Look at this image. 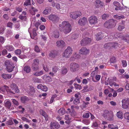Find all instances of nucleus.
Returning <instances> with one entry per match:
<instances>
[{
    "label": "nucleus",
    "mask_w": 129,
    "mask_h": 129,
    "mask_svg": "<svg viewBox=\"0 0 129 129\" xmlns=\"http://www.w3.org/2000/svg\"><path fill=\"white\" fill-rule=\"evenodd\" d=\"M87 19L84 17L80 18L78 21V23L81 25H84L87 22Z\"/></svg>",
    "instance_id": "nucleus-12"
},
{
    "label": "nucleus",
    "mask_w": 129,
    "mask_h": 129,
    "mask_svg": "<svg viewBox=\"0 0 129 129\" xmlns=\"http://www.w3.org/2000/svg\"><path fill=\"white\" fill-rule=\"evenodd\" d=\"M6 48L7 50L10 51H13L14 50V47L12 45H7Z\"/></svg>",
    "instance_id": "nucleus-34"
},
{
    "label": "nucleus",
    "mask_w": 129,
    "mask_h": 129,
    "mask_svg": "<svg viewBox=\"0 0 129 129\" xmlns=\"http://www.w3.org/2000/svg\"><path fill=\"white\" fill-rule=\"evenodd\" d=\"M83 117L85 118H88L89 117V112H87L84 113L82 116Z\"/></svg>",
    "instance_id": "nucleus-46"
},
{
    "label": "nucleus",
    "mask_w": 129,
    "mask_h": 129,
    "mask_svg": "<svg viewBox=\"0 0 129 129\" xmlns=\"http://www.w3.org/2000/svg\"><path fill=\"white\" fill-rule=\"evenodd\" d=\"M19 18L22 20L26 21L27 19V17L26 16H23L22 15H20L19 16Z\"/></svg>",
    "instance_id": "nucleus-43"
},
{
    "label": "nucleus",
    "mask_w": 129,
    "mask_h": 129,
    "mask_svg": "<svg viewBox=\"0 0 129 129\" xmlns=\"http://www.w3.org/2000/svg\"><path fill=\"white\" fill-rule=\"evenodd\" d=\"M39 112L40 114L42 115L45 118V120L46 121H47L48 120V115L42 109H41L39 111Z\"/></svg>",
    "instance_id": "nucleus-18"
},
{
    "label": "nucleus",
    "mask_w": 129,
    "mask_h": 129,
    "mask_svg": "<svg viewBox=\"0 0 129 129\" xmlns=\"http://www.w3.org/2000/svg\"><path fill=\"white\" fill-rule=\"evenodd\" d=\"M30 0H27L25 1L24 3V5L26 6L30 5Z\"/></svg>",
    "instance_id": "nucleus-58"
},
{
    "label": "nucleus",
    "mask_w": 129,
    "mask_h": 129,
    "mask_svg": "<svg viewBox=\"0 0 129 129\" xmlns=\"http://www.w3.org/2000/svg\"><path fill=\"white\" fill-rule=\"evenodd\" d=\"M95 2L100 7H103L104 6V4L102 2H101L100 0H97Z\"/></svg>",
    "instance_id": "nucleus-31"
},
{
    "label": "nucleus",
    "mask_w": 129,
    "mask_h": 129,
    "mask_svg": "<svg viewBox=\"0 0 129 129\" xmlns=\"http://www.w3.org/2000/svg\"><path fill=\"white\" fill-rule=\"evenodd\" d=\"M40 37L41 38L42 40H43L44 41H46L47 38L45 36L43 35H41Z\"/></svg>",
    "instance_id": "nucleus-64"
},
{
    "label": "nucleus",
    "mask_w": 129,
    "mask_h": 129,
    "mask_svg": "<svg viewBox=\"0 0 129 129\" xmlns=\"http://www.w3.org/2000/svg\"><path fill=\"white\" fill-rule=\"evenodd\" d=\"M122 66L123 67H125L126 66L127 63L126 61L125 60H122Z\"/></svg>",
    "instance_id": "nucleus-63"
},
{
    "label": "nucleus",
    "mask_w": 129,
    "mask_h": 129,
    "mask_svg": "<svg viewBox=\"0 0 129 129\" xmlns=\"http://www.w3.org/2000/svg\"><path fill=\"white\" fill-rule=\"evenodd\" d=\"M50 126L52 127H54L55 128L57 129L59 128L60 127L59 124L56 122H51Z\"/></svg>",
    "instance_id": "nucleus-19"
},
{
    "label": "nucleus",
    "mask_w": 129,
    "mask_h": 129,
    "mask_svg": "<svg viewBox=\"0 0 129 129\" xmlns=\"http://www.w3.org/2000/svg\"><path fill=\"white\" fill-rule=\"evenodd\" d=\"M116 115L119 118L122 119L123 118V114L121 112H117Z\"/></svg>",
    "instance_id": "nucleus-36"
},
{
    "label": "nucleus",
    "mask_w": 129,
    "mask_h": 129,
    "mask_svg": "<svg viewBox=\"0 0 129 129\" xmlns=\"http://www.w3.org/2000/svg\"><path fill=\"white\" fill-rule=\"evenodd\" d=\"M123 39L129 43V35L126 34L122 37Z\"/></svg>",
    "instance_id": "nucleus-32"
},
{
    "label": "nucleus",
    "mask_w": 129,
    "mask_h": 129,
    "mask_svg": "<svg viewBox=\"0 0 129 129\" xmlns=\"http://www.w3.org/2000/svg\"><path fill=\"white\" fill-rule=\"evenodd\" d=\"M59 33L57 30H55L54 32V36L55 38H58L59 36Z\"/></svg>",
    "instance_id": "nucleus-40"
},
{
    "label": "nucleus",
    "mask_w": 129,
    "mask_h": 129,
    "mask_svg": "<svg viewBox=\"0 0 129 129\" xmlns=\"http://www.w3.org/2000/svg\"><path fill=\"white\" fill-rule=\"evenodd\" d=\"M103 116L104 118L109 121H112L114 119L113 113L107 110H105L104 111Z\"/></svg>",
    "instance_id": "nucleus-3"
},
{
    "label": "nucleus",
    "mask_w": 129,
    "mask_h": 129,
    "mask_svg": "<svg viewBox=\"0 0 129 129\" xmlns=\"http://www.w3.org/2000/svg\"><path fill=\"white\" fill-rule=\"evenodd\" d=\"M104 47L106 49H109L111 48L110 43H107L105 44Z\"/></svg>",
    "instance_id": "nucleus-41"
},
{
    "label": "nucleus",
    "mask_w": 129,
    "mask_h": 129,
    "mask_svg": "<svg viewBox=\"0 0 129 129\" xmlns=\"http://www.w3.org/2000/svg\"><path fill=\"white\" fill-rule=\"evenodd\" d=\"M113 4L116 7H119L120 5V4L118 2L116 1L114 2Z\"/></svg>",
    "instance_id": "nucleus-62"
},
{
    "label": "nucleus",
    "mask_w": 129,
    "mask_h": 129,
    "mask_svg": "<svg viewBox=\"0 0 129 129\" xmlns=\"http://www.w3.org/2000/svg\"><path fill=\"white\" fill-rule=\"evenodd\" d=\"M5 64L6 67L9 66H11L12 65L10 64L9 61L8 60H6L5 61Z\"/></svg>",
    "instance_id": "nucleus-55"
},
{
    "label": "nucleus",
    "mask_w": 129,
    "mask_h": 129,
    "mask_svg": "<svg viewBox=\"0 0 129 129\" xmlns=\"http://www.w3.org/2000/svg\"><path fill=\"white\" fill-rule=\"evenodd\" d=\"M80 52L81 54L87 55L89 53V49H87L85 47H83L80 50Z\"/></svg>",
    "instance_id": "nucleus-13"
},
{
    "label": "nucleus",
    "mask_w": 129,
    "mask_h": 129,
    "mask_svg": "<svg viewBox=\"0 0 129 129\" xmlns=\"http://www.w3.org/2000/svg\"><path fill=\"white\" fill-rule=\"evenodd\" d=\"M38 10L35 8L33 7H31V9L30 10V12L32 15H34L35 14V12H37Z\"/></svg>",
    "instance_id": "nucleus-29"
},
{
    "label": "nucleus",
    "mask_w": 129,
    "mask_h": 129,
    "mask_svg": "<svg viewBox=\"0 0 129 129\" xmlns=\"http://www.w3.org/2000/svg\"><path fill=\"white\" fill-rule=\"evenodd\" d=\"M98 19L97 17L94 16H92L88 19L90 23L92 24H95L97 22Z\"/></svg>",
    "instance_id": "nucleus-11"
},
{
    "label": "nucleus",
    "mask_w": 129,
    "mask_h": 129,
    "mask_svg": "<svg viewBox=\"0 0 129 129\" xmlns=\"http://www.w3.org/2000/svg\"><path fill=\"white\" fill-rule=\"evenodd\" d=\"M121 102L122 108L124 109L129 108V99H124L122 100Z\"/></svg>",
    "instance_id": "nucleus-8"
},
{
    "label": "nucleus",
    "mask_w": 129,
    "mask_h": 129,
    "mask_svg": "<svg viewBox=\"0 0 129 129\" xmlns=\"http://www.w3.org/2000/svg\"><path fill=\"white\" fill-rule=\"evenodd\" d=\"M88 87L87 85H86L84 86V89L82 90V91L84 92L89 91V89H88Z\"/></svg>",
    "instance_id": "nucleus-57"
},
{
    "label": "nucleus",
    "mask_w": 129,
    "mask_h": 129,
    "mask_svg": "<svg viewBox=\"0 0 129 129\" xmlns=\"http://www.w3.org/2000/svg\"><path fill=\"white\" fill-rule=\"evenodd\" d=\"M51 10V8L50 7H47L43 12V14L46 15L48 13H49Z\"/></svg>",
    "instance_id": "nucleus-23"
},
{
    "label": "nucleus",
    "mask_w": 129,
    "mask_h": 129,
    "mask_svg": "<svg viewBox=\"0 0 129 129\" xmlns=\"http://www.w3.org/2000/svg\"><path fill=\"white\" fill-rule=\"evenodd\" d=\"M15 53L17 55H19L21 53V51L20 50L18 49L16 50L15 51Z\"/></svg>",
    "instance_id": "nucleus-56"
},
{
    "label": "nucleus",
    "mask_w": 129,
    "mask_h": 129,
    "mask_svg": "<svg viewBox=\"0 0 129 129\" xmlns=\"http://www.w3.org/2000/svg\"><path fill=\"white\" fill-rule=\"evenodd\" d=\"M70 68L71 71L75 72L79 70V66L78 64L75 63H72L70 64Z\"/></svg>",
    "instance_id": "nucleus-7"
},
{
    "label": "nucleus",
    "mask_w": 129,
    "mask_h": 129,
    "mask_svg": "<svg viewBox=\"0 0 129 129\" xmlns=\"http://www.w3.org/2000/svg\"><path fill=\"white\" fill-rule=\"evenodd\" d=\"M8 71L9 72H12L13 69V66L11 65V66H9L6 67Z\"/></svg>",
    "instance_id": "nucleus-42"
},
{
    "label": "nucleus",
    "mask_w": 129,
    "mask_h": 129,
    "mask_svg": "<svg viewBox=\"0 0 129 129\" xmlns=\"http://www.w3.org/2000/svg\"><path fill=\"white\" fill-rule=\"evenodd\" d=\"M103 34L101 33H99L97 34L96 39L97 41H99L101 40L103 38Z\"/></svg>",
    "instance_id": "nucleus-24"
},
{
    "label": "nucleus",
    "mask_w": 129,
    "mask_h": 129,
    "mask_svg": "<svg viewBox=\"0 0 129 129\" xmlns=\"http://www.w3.org/2000/svg\"><path fill=\"white\" fill-rule=\"evenodd\" d=\"M5 106L8 109H10L11 107V103L9 101H5L4 102Z\"/></svg>",
    "instance_id": "nucleus-21"
},
{
    "label": "nucleus",
    "mask_w": 129,
    "mask_h": 129,
    "mask_svg": "<svg viewBox=\"0 0 129 129\" xmlns=\"http://www.w3.org/2000/svg\"><path fill=\"white\" fill-rule=\"evenodd\" d=\"M58 52L56 50H54L51 51L49 54L50 57L53 58L57 56Z\"/></svg>",
    "instance_id": "nucleus-14"
},
{
    "label": "nucleus",
    "mask_w": 129,
    "mask_h": 129,
    "mask_svg": "<svg viewBox=\"0 0 129 129\" xmlns=\"http://www.w3.org/2000/svg\"><path fill=\"white\" fill-rule=\"evenodd\" d=\"M111 47L116 48L118 45V43L116 42H111L110 43Z\"/></svg>",
    "instance_id": "nucleus-44"
},
{
    "label": "nucleus",
    "mask_w": 129,
    "mask_h": 129,
    "mask_svg": "<svg viewBox=\"0 0 129 129\" xmlns=\"http://www.w3.org/2000/svg\"><path fill=\"white\" fill-rule=\"evenodd\" d=\"M58 69L57 67L54 66L52 68V71L55 73H56Z\"/></svg>",
    "instance_id": "nucleus-61"
},
{
    "label": "nucleus",
    "mask_w": 129,
    "mask_h": 129,
    "mask_svg": "<svg viewBox=\"0 0 129 129\" xmlns=\"http://www.w3.org/2000/svg\"><path fill=\"white\" fill-rule=\"evenodd\" d=\"M37 88L40 89L43 91H46L47 90V88L45 86H43L41 84H40L37 86Z\"/></svg>",
    "instance_id": "nucleus-17"
},
{
    "label": "nucleus",
    "mask_w": 129,
    "mask_h": 129,
    "mask_svg": "<svg viewBox=\"0 0 129 129\" xmlns=\"http://www.w3.org/2000/svg\"><path fill=\"white\" fill-rule=\"evenodd\" d=\"M56 44L57 46L61 48H62L65 46L64 42L62 40L57 41L56 42Z\"/></svg>",
    "instance_id": "nucleus-16"
},
{
    "label": "nucleus",
    "mask_w": 129,
    "mask_h": 129,
    "mask_svg": "<svg viewBox=\"0 0 129 129\" xmlns=\"http://www.w3.org/2000/svg\"><path fill=\"white\" fill-rule=\"evenodd\" d=\"M72 50L70 47H68L64 51L63 56L66 58L69 57L72 54Z\"/></svg>",
    "instance_id": "nucleus-6"
},
{
    "label": "nucleus",
    "mask_w": 129,
    "mask_h": 129,
    "mask_svg": "<svg viewBox=\"0 0 129 129\" xmlns=\"http://www.w3.org/2000/svg\"><path fill=\"white\" fill-rule=\"evenodd\" d=\"M30 94L31 95L33 94L35 92V89L33 87H31L30 90Z\"/></svg>",
    "instance_id": "nucleus-53"
},
{
    "label": "nucleus",
    "mask_w": 129,
    "mask_h": 129,
    "mask_svg": "<svg viewBox=\"0 0 129 129\" xmlns=\"http://www.w3.org/2000/svg\"><path fill=\"white\" fill-rule=\"evenodd\" d=\"M124 118L126 119L129 120V113L126 112L124 114Z\"/></svg>",
    "instance_id": "nucleus-48"
},
{
    "label": "nucleus",
    "mask_w": 129,
    "mask_h": 129,
    "mask_svg": "<svg viewBox=\"0 0 129 129\" xmlns=\"http://www.w3.org/2000/svg\"><path fill=\"white\" fill-rule=\"evenodd\" d=\"M11 101L16 106H18L19 105V103L17 101H16L15 99H12Z\"/></svg>",
    "instance_id": "nucleus-45"
},
{
    "label": "nucleus",
    "mask_w": 129,
    "mask_h": 129,
    "mask_svg": "<svg viewBox=\"0 0 129 129\" xmlns=\"http://www.w3.org/2000/svg\"><path fill=\"white\" fill-rule=\"evenodd\" d=\"M125 17L123 15L119 16L118 15H116L114 16V18L117 19H120L121 18H123Z\"/></svg>",
    "instance_id": "nucleus-39"
},
{
    "label": "nucleus",
    "mask_w": 129,
    "mask_h": 129,
    "mask_svg": "<svg viewBox=\"0 0 129 129\" xmlns=\"http://www.w3.org/2000/svg\"><path fill=\"white\" fill-rule=\"evenodd\" d=\"M59 29L60 31H63L66 34L70 33L71 30V26L68 22L63 21L59 25Z\"/></svg>",
    "instance_id": "nucleus-1"
},
{
    "label": "nucleus",
    "mask_w": 129,
    "mask_h": 129,
    "mask_svg": "<svg viewBox=\"0 0 129 129\" xmlns=\"http://www.w3.org/2000/svg\"><path fill=\"white\" fill-rule=\"evenodd\" d=\"M33 80L34 82L39 83L40 82V80L37 77H33Z\"/></svg>",
    "instance_id": "nucleus-50"
},
{
    "label": "nucleus",
    "mask_w": 129,
    "mask_h": 129,
    "mask_svg": "<svg viewBox=\"0 0 129 129\" xmlns=\"http://www.w3.org/2000/svg\"><path fill=\"white\" fill-rule=\"evenodd\" d=\"M49 19L53 22H55L58 21L59 18L56 16L50 15L49 16Z\"/></svg>",
    "instance_id": "nucleus-15"
},
{
    "label": "nucleus",
    "mask_w": 129,
    "mask_h": 129,
    "mask_svg": "<svg viewBox=\"0 0 129 129\" xmlns=\"http://www.w3.org/2000/svg\"><path fill=\"white\" fill-rule=\"evenodd\" d=\"M109 37L111 39H113L114 38H117V37H118L120 38V36H118L117 34H115L114 33H112L110 34V35L109 36Z\"/></svg>",
    "instance_id": "nucleus-30"
},
{
    "label": "nucleus",
    "mask_w": 129,
    "mask_h": 129,
    "mask_svg": "<svg viewBox=\"0 0 129 129\" xmlns=\"http://www.w3.org/2000/svg\"><path fill=\"white\" fill-rule=\"evenodd\" d=\"M78 37V35L77 34H73L71 37V39H75L77 38Z\"/></svg>",
    "instance_id": "nucleus-59"
},
{
    "label": "nucleus",
    "mask_w": 129,
    "mask_h": 129,
    "mask_svg": "<svg viewBox=\"0 0 129 129\" xmlns=\"http://www.w3.org/2000/svg\"><path fill=\"white\" fill-rule=\"evenodd\" d=\"M79 98H76L74 101V103L75 104H77L80 103Z\"/></svg>",
    "instance_id": "nucleus-51"
},
{
    "label": "nucleus",
    "mask_w": 129,
    "mask_h": 129,
    "mask_svg": "<svg viewBox=\"0 0 129 129\" xmlns=\"http://www.w3.org/2000/svg\"><path fill=\"white\" fill-rule=\"evenodd\" d=\"M125 28L124 25H119L118 28V29L119 31H121Z\"/></svg>",
    "instance_id": "nucleus-52"
},
{
    "label": "nucleus",
    "mask_w": 129,
    "mask_h": 129,
    "mask_svg": "<svg viewBox=\"0 0 129 129\" xmlns=\"http://www.w3.org/2000/svg\"><path fill=\"white\" fill-rule=\"evenodd\" d=\"M67 72V69L65 67H63L61 70V73L62 75L66 74Z\"/></svg>",
    "instance_id": "nucleus-37"
},
{
    "label": "nucleus",
    "mask_w": 129,
    "mask_h": 129,
    "mask_svg": "<svg viewBox=\"0 0 129 129\" xmlns=\"http://www.w3.org/2000/svg\"><path fill=\"white\" fill-rule=\"evenodd\" d=\"M35 51L37 52H40V50L38 46H35Z\"/></svg>",
    "instance_id": "nucleus-60"
},
{
    "label": "nucleus",
    "mask_w": 129,
    "mask_h": 129,
    "mask_svg": "<svg viewBox=\"0 0 129 129\" xmlns=\"http://www.w3.org/2000/svg\"><path fill=\"white\" fill-rule=\"evenodd\" d=\"M75 87L77 89H79V90L81 89H82V87L81 85L77 84H74Z\"/></svg>",
    "instance_id": "nucleus-47"
},
{
    "label": "nucleus",
    "mask_w": 129,
    "mask_h": 129,
    "mask_svg": "<svg viewBox=\"0 0 129 129\" xmlns=\"http://www.w3.org/2000/svg\"><path fill=\"white\" fill-rule=\"evenodd\" d=\"M43 74V71H40L36 72L33 73V75L34 76H40Z\"/></svg>",
    "instance_id": "nucleus-27"
},
{
    "label": "nucleus",
    "mask_w": 129,
    "mask_h": 129,
    "mask_svg": "<svg viewBox=\"0 0 129 129\" xmlns=\"http://www.w3.org/2000/svg\"><path fill=\"white\" fill-rule=\"evenodd\" d=\"M24 70L27 73L30 72L31 71V68L29 66H26L24 68Z\"/></svg>",
    "instance_id": "nucleus-28"
},
{
    "label": "nucleus",
    "mask_w": 129,
    "mask_h": 129,
    "mask_svg": "<svg viewBox=\"0 0 129 129\" xmlns=\"http://www.w3.org/2000/svg\"><path fill=\"white\" fill-rule=\"evenodd\" d=\"M110 60L111 63H115L116 62V59L115 57H113L110 59Z\"/></svg>",
    "instance_id": "nucleus-54"
},
{
    "label": "nucleus",
    "mask_w": 129,
    "mask_h": 129,
    "mask_svg": "<svg viewBox=\"0 0 129 129\" xmlns=\"http://www.w3.org/2000/svg\"><path fill=\"white\" fill-rule=\"evenodd\" d=\"M122 2H123L124 4L126 6H124V7L126 8H129V0H122Z\"/></svg>",
    "instance_id": "nucleus-33"
},
{
    "label": "nucleus",
    "mask_w": 129,
    "mask_h": 129,
    "mask_svg": "<svg viewBox=\"0 0 129 129\" xmlns=\"http://www.w3.org/2000/svg\"><path fill=\"white\" fill-rule=\"evenodd\" d=\"M39 61L38 59H36L34 60V62L32 64L31 68L34 71H37L39 70V67L38 66Z\"/></svg>",
    "instance_id": "nucleus-4"
},
{
    "label": "nucleus",
    "mask_w": 129,
    "mask_h": 129,
    "mask_svg": "<svg viewBox=\"0 0 129 129\" xmlns=\"http://www.w3.org/2000/svg\"><path fill=\"white\" fill-rule=\"evenodd\" d=\"M20 100L21 102L23 103H25L29 100L28 98L26 96H23L21 97Z\"/></svg>",
    "instance_id": "nucleus-25"
},
{
    "label": "nucleus",
    "mask_w": 129,
    "mask_h": 129,
    "mask_svg": "<svg viewBox=\"0 0 129 129\" xmlns=\"http://www.w3.org/2000/svg\"><path fill=\"white\" fill-rule=\"evenodd\" d=\"M108 80H109V84L111 86H112L113 85H114L115 86H119V85L117 84L116 83L114 82L113 81V79H110L109 80V78H108Z\"/></svg>",
    "instance_id": "nucleus-26"
},
{
    "label": "nucleus",
    "mask_w": 129,
    "mask_h": 129,
    "mask_svg": "<svg viewBox=\"0 0 129 129\" xmlns=\"http://www.w3.org/2000/svg\"><path fill=\"white\" fill-rule=\"evenodd\" d=\"M117 23V21L112 19L107 21L104 23V26L108 28H112L115 27Z\"/></svg>",
    "instance_id": "nucleus-2"
},
{
    "label": "nucleus",
    "mask_w": 129,
    "mask_h": 129,
    "mask_svg": "<svg viewBox=\"0 0 129 129\" xmlns=\"http://www.w3.org/2000/svg\"><path fill=\"white\" fill-rule=\"evenodd\" d=\"M65 110L63 108H60L58 111V113L60 115H62L64 114L65 113Z\"/></svg>",
    "instance_id": "nucleus-38"
},
{
    "label": "nucleus",
    "mask_w": 129,
    "mask_h": 129,
    "mask_svg": "<svg viewBox=\"0 0 129 129\" xmlns=\"http://www.w3.org/2000/svg\"><path fill=\"white\" fill-rule=\"evenodd\" d=\"M12 75L11 74L3 73L2 74L1 76L4 79L6 80L10 78L11 77Z\"/></svg>",
    "instance_id": "nucleus-20"
},
{
    "label": "nucleus",
    "mask_w": 129,
    "mask_h": 129,
    "mask_svg": "<svg viewBox=\"0 0 129 129\" xmlns=\"http://www.w3.org/2000/svg\"><path fill=\"white\" fill-rule=\"evenodd\" d=\"M81 15L80 12L78 11H76L72 13L70 15V17L73 19H76L78 17H80Z\"/></svg>",
    "instance_id": "nucleus-10"
},
{
    "label": "nucleus",
    "mask_w": 129,
    "mask_h": 129,
    "mask_svg": "<svg viewBox=\"0 0 129 129\" xmlns=\"http://www.w3.org/2000/svg\"><path fill=\"white\" fill-rule=\"evenodd\" d=\"M108 127L111 129H118L117 126L114 125L113 124H109L108 125Z\"/></svg>",
    "instance_id": "nucleus-35"
},
{
    "label": "nucleus",
    "mask_w": 129,
    "mask_h": 129,
    "mask_svg": "<svg viewBox=\"0 0 129 129\" xmlns=\"http://www.w3.org/2000/svg\"><path fill=\"white\" fill-rule=\"evenodd\" d=\"M0 90L3 92H5L6 91L7 92H9V87L7 86H4L2 87H0Z\"/></svg>",
    "instance_id": "nucleus-22"
},
{
    "label": "nucleus",
    "mask_w": 129,
    "mask_h": 129,
    "mask_svg": "<svg viewBox=\"0 0 129 129\" xmlns=\"http://www.w3.org/2000/svg\"><path fill=\"white\" fill-rule=\"evenodd\" d=\"M91 40V39L86 37L81 40V44L82 46H85L90 43Z\"/></svg>",
    "instance_id": "nucleus-9"
},
{
    "label": "nucleus",
    "mask_w": 129,
    "mask_h": 129,
    "mask_svg": "<svg viewBox=\"0 0 129 129\" xmlns=\"http://www.w3.org/2000/svg\"><path fill=\"white\" fill-rule=\"evenodd\" d=\"M11 89H9V92L12 94H15V93H18L19 92V90L18 87L15 84L13 83L11 85Z\"/></svg>",
    "instance_id": "nucleus-5"
},
{
    "label": "nucleus",
    "mask_w": 129,
    "mask_h": 129,
    "mask_svg": "<svg viewBox=\"0 0 129 129\" xmlns=\"http://www.w3.org/2000/svg\"><path fill=\"white\" fill-rule=\"evenodd\" d=\"M109 17V15L108 14H104L102 16V18L103 19H106L108 18Z\"/></svg>",
    "instance_id": "nucleus-49"
}]
</instances>
